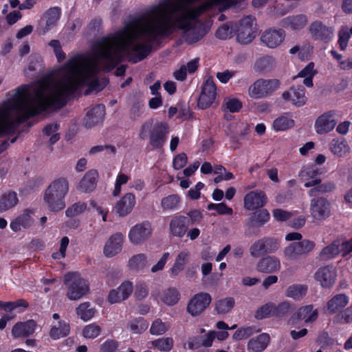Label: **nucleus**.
<instances>
[{
    "label": "nucleus",
    "instance_id": "9b49d317",
    "mask_svg": "<svg viewBox=\"0 0 352 352\" xmlns=\"http://www.w3.org/2000/svg\"><path fill=\"white\" fill-rule=\"evenodd\" d=\"M151 234L152 227L151 223L144 222L133 226L129 232L128 237L132 244L140 245L150 237Z\"/></svg>",
    "mask_w": 352,
    "mask_h": 352
},
{
    "label": "nucleus",
    "instance_id": "20e7f679",
    "mask_svg": "<svg viewBox=\"0 0 352 352\" xmlns=\"http://www.w3.org/2000/svg\"><path fill=\"white\" fill-rule=\"evenodd\" d=\"M170 132L167 123L160 122L153 124L152 120L144 122L141 126L139 137L145 140L149 138L150 145L155 149L163 148L167 141V137Z\"/></svg>",
    "mask_w": 352,
    "mask_h": 352
},
{
    "label": "nucleus",
    "instance_id": "09e8293b",
    "mask_svg": "<svg viewBox=\"0 0 352 352\" xmlns=\"http://www.w3.org/2000/svg\"><path fill=\"white\" fill-rule=\"evenodd\" d=\"M180 198L177 195H168L162 199L161 205L165 210H172L177 208Z\"/></svg>",
    "mask_w": 352,
    "mask_h": 352
},
{
    "label": "nucleus",
    "instance_id": "338daca9",
    "mask_svg": "<svg viewBox=\"0 0 352 352\" xmlns=\"http://www.w3.org/2000/svg\"><path fill=\"white\" fill-rule=\"evenodd\" d=\"M336 319L338 322L342 323H351L352 322V305L347 307L344 310L340 312Z\"/></svg>",
    "mask_w": 352,
    "mask_h": 352
},
{
    "label": "nucleus",
    "instance_id": "c85d7f7f",
    "mask_svg": "<svg viewBox=\"0 0 352 352\" xmlns=\"http://www.w3.org/2000/svg\"><path fill=\"white\" fill-rule=\"evenodd\" d=\"M190 258V252L189 250H184L179 252L175 257V263L170 268V273L174 275H178L185 268L186 265Z\"/></svg>",
    "mask_w": 352,
    "mask_h": 352
},
{
    "label": "nucleus",
    "instance_id": "f03ea898",
    "mask_svg": "<svg viewBox=\"0 0 352 352\" xmlns=\"http://www.w3.org/2000/svg\"><path fill=\"white\" fill-rule=\"evenodd\" d=\"M50 77L23 85L14 92L8 93L0 104V137L14 131L17 124L48 108L58 109L64 106L63 98L58 96ZM9 143L3 140L0 153Z\"/></svg>",
    "mask_w": 352,
    "mask_h": 352
},
{
    "label": "nucleus",
    "instance_id": "69168bd1",
    "mask_svg": "<svg viewBox=\"0 0 352 352\" xmlns=\"http://www.w3.org/2000/svg\"><path fill=\"white\" fill-rule=\"evenodd\" d=\"M169 258L170 253L164 252L157 262L151 267V272L152 273H156L163 270Z\"/></svg>",
    "mask_w": 352,
    "mask_h": 352
},
{
    "label": "nucleus",
    "instance_id": "4be33fe9",
    "mask_svg": "<svg viewBox=\"0 0 352 352\" xmlns=\"http://www.w3.org/2000/svg\"><path fill=\"white\" fill-rule=\"evenodd\" d=\"M135 204V197L133 193L125 194L116 204L115 209L120 216L130 213Z\"/></svg>",
    "mask_w": 352,
    "mask_h": 352
},
{
    "label": "nucleus",
    "instance_id": "37998d69",
    "mask_svg": "<svg viewBox=\"0 0 352 352\" xmlns=\"http://www.w3.org/2000/svg\"><path fill=\"white\" fill-rule=\"evenodd\" d=\"M242 106V102L238 98L231 96L223 100L222 107L224 111L235 113L239 112Z\"/></svg>",
    "mask_w": 352,
    "mask_h": 352
},
{
    "label": "nucleus",
    "instance_id": "1a4fd4ad",
    "mask_svg": "<svg viewBox=\"0 0 352 352\" xmlns=\"http://www.w3.org/2000/svg\"><path fill=\"white\" fill-rule=\"evenodd\" d=\"M217 96V87L212 78H208L204 82L197 105L201 109L210 107Z\"/></svg>",
    "mask_w": 352,
    "mask_h": 352
},
{
    "label": "nucleus",
    "instance_id": "f704fd0d",
    "mask_svg": "<svg viewBox=\"0 0 352 352\" xmlns=\"http://www.w3.org/2000/svg\"><path fill=\"white\" fill-rule=\"evenodd\" d=\"M307 23V16L303 14H298L285 19L283 21V25L292 30H298L304 28Z\"/></svg>",
    "mask_w": 352,
    "mask_h": 352
},
{
    "label": "nucleus",
    "instance_id": "0e129e2a",
    "mask_svg": "<svg viewBox=\"0 0 352 352\" xmlns=\"http://www.w3.org/2000/svg\"><path fill=\"white\" fill-rule=\"evenodd\" d=\"M188 157L186 153H181L175 155L173 159V167L175 170L183 168L187 164Z\"/></svg>",
    "mask_w": 352,
    "mask_h": 352
},
{
    "label": "nucleus",
    "instance_id": "de8ad7c7",
    "mask_svg": "<svg viewBox=\"0 0 352 352\" xmlns=\"http://www.w3.org/2000/svg\"><path fill=\"white\" fill-rule=\"evenodd\" d=\"M275 313V305L272 302H268L261 306L255 313V317L257 319H263L269 318Z\"/></svg>",
    "mask_w": 352,
    "mask_h": 352
},
{
    "label": "nucleus",
    "instance_id": "2eb2a0df",
    "mask_svg": "<svg viewBox=\"0 0 352 352\" xmlns=\"http://www.w3.org/2000/svg\"><path fill=\"white\" fill-rule=\"evenodd\" d=\"M211 296L208 293H199L190 300L187 310L193 316L199 315L211 302Z\"/></svg>",
    "mask_w": 352,
    "mask_h": 352
},
{
    "label": "nucleus",
    "instance_id": "bb28decb",
    "mask_svg": "<svg viewBox=\"0 0 352 352\" xmlns=\"http://www.w3.org/2000/svg\"><path fill=\"white\" fill-rule=\"evenodd\" d=\"M36 323L34 320L17 322L12 328V333L14 338L25 337L35 331Z\"/></svg>",
    "mask_w": 352,
    "mask_h": 352
},
{
    "label": "nucleus",
    "instance_id": "ea45409f",
    "mask_svg": "<svg viewBox=\"0 0 352 352\" xmlns=\"http://www.w3.org/2000/svg\"><path fill=\"white\" fill-rule=\"evenodd\" d=\"M17 195L14 192L5 193L0 199V212L6 211L18 203Z\"/></svg>",
    "mask_w": 352,
    "mask_h": 352
},
{
    "label": "nucleus",
    "instance_id": "e433bc0d",
    "mask_svg": "<svg viewBox=\"0 0 352 352\" xmlns=\"http://www.w3.org/2000/svg\"><path fill=\"white\" fill-rule=\"evenodd\" d=\"M318 316V310L314 309L312 305L302 307L297 312V318L304 320L306 323L315 321Z\"/></svg>",
    "mask_w": 352,
    "mask_h": 352
},
{
    "label": "nucleus",
    "instance_id": "680f3d73",
    "mask_svg": "<svg viewBox=\"0 0 352 352\" xmlns=\"http://www.w3.org/2000/svg\"><path fill=\"white\" fill-rule=\"evenodd\" d=\"M265 253L267 252L264 239L256 241L250 248V254L254 257H258Z\"/></svg>",
    "mask_w": 352,
    "mask_h": 352
},
{
    "label": "nucleus",
    "instance_id": "79ce46f5",
    "mask_svg": "<svg viewBox=\"0 0 352 352\" xmlns=\"http://www.w3.org/2000/svg\"><path fill=\"white\" fill-rule=\"evenodd\" d=\"M307 287L305 285L294 284L289 286L286 291V296L294 300H300L305 296Z\"/></svg>",
    "mask_w": 352,
    "mask_h": 352
},
{
    "label": "nucleus",
    "instance_id": "412c9836",
    "mask_svg": "<svg viewBox=\"0 0 352 352\" xmlns=\"http://www.w3.org/2000/svg\"><path fill=\"white\" fill-rule=\"evenodd\" d=\"M104 113L105 109L104 105L98 104L94 107L87 113L84 118L83 122L85 126L90 128L101 122L103 120Z\"/></svg>",
    "mask_w": 352,
    "mask_h": 352
},
{
    "label": "nucleus",
    "instance_id": "58836bf2",
    "mask_svg": "<svg viewBox=\"0 0 352 352\" xmlns=\"http://www.w3.org/2000/svg\"><path fill=\"white\" fill-rule=\"evenodd\" d=\"M77 316L83 321L90 320L95 315L96 309L88 302L80 304L76 309Z\"/></svg>",
    "mask_w": 352,
    "mask_h": 352
},
{
    "label": "nucleus",
    "instance_id": "a878e982",
    "mask_svg": "<svg viewBox=\"0 0 352 352\" xmlns=\"http://www.w3.org/2000/svg\"><path fill=\"white\" fill-rule=\"evenodd\" d=\"M32 223L33 219L31 217V212L25 210L10 222V227L12 231L16 232L22 229L29 228Z\"/></svg>",
    "mask_w": 352,
    "mask_h": 352
},
{
    "label": "nucleus",
    "instance_id": "39448f33",
    "mask_svg": "<svg viewBox=\"0 0 352 352\" xmlns=\"http://www.w3.org/2000/svg\"><path fill=\"white\" fill-rule=\"evenodd\" d=\"M65 285L67 287V296L71 300H77L85 296L89 289L87 280L76 272H69L65 275Z\"/></svg>",
    "mask_w": 352,
    "mask_h": 352
},
{
    "label": "nucleus",
    "instance_id": "5fc2aeb1",
    "mask_svg": "<svg viewBox=\"0 0 352 352\" xmlns=\"http://www.w3.org/2000/svg\"><path fill=\"white\" fill-rule=\"evenodd\" d=\"M130 177L126 174L120 172L116 178L114 189L112 192L113 197H117L120 195L122 190V186L126 184L129 181Z\"/></svg>",
    "mask_w": 352,
    "mask_h": 352
},
{
    "label": "nucleus",
    "instance_id": "603ef678",
    "mask_svg": "<svg viewBox=\"0 0 352 352\" xmlns=\"http://www.w3.org/2000/svg\"><path fill=\"white\" fill-rule=\"evenodd\" d=\"M179 298V294L176 289H168L164 292L162 300L168 305L177 303Z\"/></svg>",
    "mask_w": 352,
    "mask_h": 352
},
{
    "label": "nucleus",
    "instance_id": "2f4dec72",
    "mask_svg": "<svg viewBox=\"0 0 352 352\" xmlns=\"http://www.w3.org/2000/svg\"><path fill=\"white\" fill-rule=\"evenodd\" d=\"M316 74L317 71L314 69V63L311 62L293 78L296 80L302 78H303V84L307 87H311L313 86V78Z\"/></svg>",
    "mask_w": 352,
    "mask_h": 352
},
{
    "label": "nucleus",
    "instance_id": "393cba45",
    "mask_svg": "<svg viewBox=\"0 0 352 352\" xmlns=\"http://www.w3.org/2000/svg\"><path fill=\"white\" fill-rule=\"evenodd\" d=\"M330 151L338 157L346 156L350 153V147L344 138H337L333 139L329 143Z\"/></svg>",
    "mask_w": 352,
    "mask_h": 352
},
{
    "label": "nucleus",
    "instance_id": "bf43d9fd",
    "mask_svg": "<svg viewBox=\"0 0 352 352\" xmlns=\"http://www.w3.org/2000/svg\"><path fill=\"white\" fill-rule=\"evenodd\" d=\"M234 300L232 298H226L219 300L216 304V309L219 314H225L229 311L234 306Z\"/></svg>",
    "mask_w": 352,
    "mask_h": 352
},
{
    "label": "nucleus",
    "instance_id": "6e6d98bb",
    "mask_svg": "<svg viewBox=\"0 0 352 352\" xmlns=\"http://www.w3.org/2000/svg\"><path fill=\"white\" fill-rule=\"evenodd\" d=\"M258 331H259V329H256L254 327H242L235 331L232 336V339L234 340L245 339Z\"/></svg>",
    "mask_w": 352,
    "mask_h": 352
},
{
    "label": "nucleus",
    "instance_id": "8fccbe9b",
    "mask_svg": "<svg viewBox=\"0 0 352 352\" xmlns=\"http://www.w3.org/2000/svg\"><path fill=\"white\" fill-rule=\"evenodd\" d=\"M28 307V303L24 300H19L15 302H2L0 301V308H3L5 311H11L16 309H19V312L22 311Z\"/></svg>",
    "mask_w": 352,
    "mask_h": 352
},
{
    "label": "nucleus",
    "instance_id": "c03bdc74",
    "mask_svg": "<svg viewBox=\"0 0 352 352\" xmlns=\"http://www.w3.org/2000/svg\"><path fill=\"white\" fill-rule=\"evenodd\" d=\"M149 344L151 347L161 351H169L173 346V340L170 338H162L149 342Z\"/></svg>",
    "mask_w": 352,
    "mask_h": 352
},
{
    "label": "nucleus",
    "instance_id": "0eeeda50",
    "mask_svg": "<svg viewBox=\"0 0 352 352\" xmlns=\"http://www.w3.org/2000/svg\"><path fill=\"white\" fill-rule=\"evenodd\" d=\"M254 18L247 16L239 23H234V32L237 41L242 44L251 43L256 36V28L254 25Z\"/></svg>",
    "mask_w": 352,
    "mask_h": 352
},
{
    "label": "nucleus",
    "instance_id": "cd10ccee",
    "mask_svg": "<svg viewBox=\"0 0 352 352\" xmlns=\"http://www.w3.org/2000/svg\"><path fill=\"white\" fill-rule=\"evenodd\" d=\"M98 175V172L96 170H90L87 172L78 186V190L84 192L92 191L96 188Z\"/></svg>",
    "mask_w": 352,
    "mask_h": 352
},
{
    "label": "nucleus",
    "instance_id": "aec40b11",
    "mask_svg": "<svg viewBox=\"0 0 352 352\" xmlns=\"http://www.w3.org/2000/svg\"><path fill=\"white\" fill-rule=\"evenodd\" d=\"M124 237V235L120 232L111 235L104 245V254L107 257L118 254L122 250Z\"/></svg>",
    "mask_w": 352,
    "mask_h": 352
},
{
    "label": "nucleus",
    "instance_id": "a18cd8bd",
    "mask_svg": "<svg viewBox=\"0 0 352 352\" xmlns=\"http://www.w3.org/2000/svg\"><path fill=\"white\" fill-rule=\"evenodd\" d=\"M148 327V323L143 318L132 320L129 324V330L135 334L143 333L147 329Z\"/></svg>",
    "mask_w": 352,
    "mask_h": 352
},
{
    "label": "nucleus",
    "instance_id": "4468645a",
    "mask_svg": "<svg viewBox=\"0 0 352 352\" xmlns=\"http://www.w3.org/2000/svg\"><path fill=\"white\" fill-rule=\"evenodd\" d=\"M285 33L282 29L269 28L263 32L261 42L269 48L278 47L285 40Z\"/></svg>",
    "mask_w": 352,
    "mask_h": 352
},
{
    "label": "nucleus",
    "instance_id": "a211bd4d",
    "mask_svg": "<svg viewBox=\"0 0 352 352\" xmlns=\"http://www.w3.org/2000/svg\"><path fill=\"white\" fill-rule=\"evenodd\" d=\"M133 292V284L130 281L123 282L116 289H112L108 296L110 303H118L127 299Z\"/></svg>",
    "mask_w": 352,
    "mask_h": 352
},
{
    "label": "nucleus",
    "instance_id": "f8f14e48",
    "mask_svg": "<svg viewBox=\"0 0 352 352\" xmlns=\"http://www.w3.org/2000/svg\"><path fill=\"white\" fill-rule=\"evenodd\" d=\"M335 115L333 111H329L318 116L314 124L316 132L322 135L331 131L337 124Z\"/></svg>",
    "mask_w": 352,
    "mask_h": 352
},
{
    "label": "nucleus",
    "instance_id": "e2e57ef3",
    "mask_svg": "<svg viewBox=\"0 0 352 352\" xmlns=\"http://www.w3.org/2000/svg\"><path fill=\"white\" fill-rule=\"evenodd\" d=\"M87 208V205L84 202H78L69 207L66 210L67 217H74L83 212Z\"/></svg>",
    "mask_w": 352,
    "mask_h": 352
},
{
    "label": "nucleus",
    "instance_id": "f3484780",
    "mask_svg": "<svg viewBox=\"0 0 352 352\" xmlns=\"http://www.w3.org/2000/svg\"><path fill=\"white\" fill-rule=\"evenodd\" d=\"M267 202V197L262 190H253L244 197V207L248 210L262 208Z\"/></svg>",
    "mask_w": 352,
    "mask_h": 352
},
{
    "label": "nucleus",
    "instance_id": "a19ab883",
    "mask_svg": "<svg viewBox=\"0 0 352 352\" xmlns=\"http://www.w3.org/2000/svg\"><path fill=\"white\" fill-rule=\"evenodd\" d=\"M340 253H341L340 241H335L329 245L322 250L320 252V257L324 260L331 259Z\"/></svg>",
    "mask_w": 352,
    "mask_h": 352
},
{
    "label": "nucleus",
    "instance_id": "4c0bfd02",
    "mask_svg": "<svg viewBox=\"0 0 352 352\" xmlns=\"http://www.w3.org/2000/svg\"><path fill=\"white\" fill-rule=\"evenodd\" d=\"M294 120L290 116L286 114L275 119L273 122V127L276 131H282L294 127Z\"/></svg>",
    "mask_w": 352,
    "mask_h": 352
},
{
    "label": "nucleus",
    "instance_id": "473e14b6",
    "mask_svg": "<svg viewBox=\"0 0 352 352\" xmlns=\"http://www.w3.org/2000/svg\"><path fill=\"white\" fill-rule=\"evenodd\" d=\"M60 9L58 7L51 8L45 13L44 18L46 20V25L42 30V34H45L56 25L60 19Z\"/></svg>",
    "mask_w": 352,
    "mask_h": 352
},
{
    "label": "nucleus",
    "instance_id": "4d7b16f0",
    "mask_svg": "<svg viewBox=\"0 0 352 352\" xmlns=\"http://www.w3.org/2000/svg\"><path fill=\"white\" fill-rule=\"evenodd\" d=\"M314 186V188H311L309 191V195L310 197L316 196L320 193L331 192L335 188V185L332 182H327L322 184L319 183L318 184Z\"/></svg>",
    "mask_w": 352,
    "mask_h": 352
},
{
    "label": "nucleus",
    "instance_id": "7c9ffc66",
    "mask_svg": "<svg viewBox=\"0 0 352 352\" xmlns=\"http://www.w3.org/2000/svg\"><path fill=\"white\" fill-rule=\"evenodd\" d=\"M270 336L267 333H261L256 338L250 340L248 349L251 352H261L265 349L270 342Z\"/></svg>",
    "mask_w": 352,
    "mask_h": 352
},
{
    "label": "nucleus",
    "instance_id": "b1692460",
    "mask_svg": "<svg viewBox=\"0 0 352 352\" xmlns=\"http://www.w3.org/2000/svg\"><path fill=\"white\" fill-rule=\"evenodd\" d=\"M188 219L184 216H177L170 222V233L175 236L182 237L186 232L188 227Z\"/></svg>",
    "mask_w": 352,
    "mask_h": 352
},
{
    "label": "nucleus",
    "instance_id": "774afa93",
    "mask_svg": "<svg viewBox=\"0 0 352 352\" xmlns=\"http://www.w3.org/2000/svg\"><path fill=\"white\" fill-rule=\"evenodd\" d=\"M274 218L278 221H285L290 220L294 215L293 212H289L282 209H275L272 211Z\"/></svg>",
    "mask_w": 352,
    "mask_h": 352
},
{
    "label": "nucleus",
    "instance_id": "423d86ee",
    "mask_svg": "<svg viewBox=\"0 0 352 352\" xmlns=\"http://www.w3.org/2000/svg\"><path fill=\"white\" fill-rule=\"evenodd\" d=\"M280 82L277 79L260 78L250 85L248 94L252 99H263L277 90Z\"/></svg>",
    "mask_w": 352,
    "mask_h": 352
},
{
    "label": "nucleus",
    "instance_id": "052dcab7",
    "mask_svg": "<svg viewBox=\"0 0 352 352\" xmlns=\"http://www.w3.org/2000/svg\"><path fill=\"white\" fill-rule=\"evenodd\" d=\"M350 38V32L347 27L343 26L338 33V44L341 50H344Z\"/></svg>",
    "mask_w": 352,
    "mask_h": 352
},
{
    "label": "nucleus",
    "instance_id": "5701e85b",
    "mask_svg": "<svg viewBox=\"0 0 352 352\" xmlns=\"http://www.w3.org/2000/svg\"><path fill=\"white\" fill-rule=\"evenodd\" d=\"M256 269L258 272L263 273L276 272L280 269V262L278 258L268 256L258 261Z\"/></svg>",
    "mask_w": 352,
    "mask_h": 352
},
{
    "label": "nucleus",
    "instance_id": "c9c22d12",
    "mask_svg": "<svg viewBox=\"0 0 352 352\" xmlns=\"http://www.w3.org/2000/svg\"><path fill=\"white\" fill-rule=\"evenodd\" d=\"M147 265V256L144 253H139L133 255L128 261V267L135 272H140Z\"/></svg>",
    "mask_w": 352,
    "mask_h": 352
},
{
    "label": "nucleus",
    "instance_id": "49530a36",
    "mask_svg": "<svg viewBox=\"0 0 352 352\" xmlns=\"http://www.w3.org/2000/svg\"><path fill=\"white\" fill-rule=\"evenodd\" d=\"M270 218L267 210H261L254 212L251 216V223L253 226H261L267 223Z\"/></svg>",
    "mask_w": 352,
    "mask_h": 352
},
{
    "label": "nucleus",
    "instance_id": "c756f323",
    "mask_svg": "<svg viewBox=\"0 0 352 352\" xmlns=\"http://www.w3.org/2000/svg\"><path fill=\"white\" fill-rule=\"evenodd\" d=\"M349 302V299L345 294H337L328 301L327 311L329 314H333L340 309L346 307Z\"/></svg>",
    "mask_w": 352,
    "mask_h": 352
},
{
    "label": "nucleus",
    "instance_id": "7ed1b4c3",
    "mask_svg": "<svg viewBox=\"0 0 352 352\" xmlns=\"http://www.w3.org/2000/svg\"><path fill=\"white\" fill-rule=\"evenodd\" d=\"M69 188V182L64 177L57 178L49 185L44 194V200L51 211H58L65 207V198Z\"/></svg>",
    "mask_w": 352,
    "mask_h": 352
},
{
    "label": "nucleus",
    "instance_id": "9d476101",
    "mask_svg": "<svg viewBox=\"0 0 352 352\" xmlns=\"http://www.w3.org/2000/svg\"><path fill=\"white\" fill-rule=\"evenodd\" d=\"M309 32L314 39L324 43L329 42L334 36V28L327 26L319 21H314L310 24Z\"/></svg>",
    "mask_w": 352,
    "mask_h": 352
},
{
    "label": "nucleus",
    "instance_id": "864d4df0",
    "mask_svg": "<svg viewBox=\"0 0 352 352\" xmlns=\"http://www.w3.org/2000/svg\"><path fill=\"white\" fill-rule=\"evenodd\" d=\"M170 328V324L163 322L160 319H157L152 323L150 333L152 335L159 336L166 333Z\"/></svg>",
    "mask_w": 352,
    "mask_h": 352
},
{
    "label": "nucleus",
    "instance_id": "3c124183",
    "mask_svg": "<svg viewBox=\"0 0 352 352\" xmlns=\"http://www.w3.org/2000/svg\"><path fill=\"white\" fill-rule=\"evenodd\" d=\"M234 31V23H227L220 26L216 32V36L220 39H227L232 36Z\"/></svg>",
    "mask_w": 352,
    "mask_h": 352
},
{
    "label": "nucleus",
    "instance_id": "72a5a7b5",
    "mask_svg": "<svg viewBox=\"0 0 352 352\" xmlns=\"http://www.w3.org/2000/svg\"><path fill=\"white\" fill-rule=\"evenodd\" d=\"M70 327L65 321L54 322L52 324L50 336L53 340H57L69 334Z\"/></svg>",
    "mask_w": 352,
    "mask_h": 352
},
{
    "label": "nucleus",
    "instance_id": "f257e3e1",
    "mask_svg": "<svg viewBox=\"0 0 352 352\" xmlns=\"http://www.w3.org/2000/svg\"><path fill=\"white\" fill-rule=\"evenodd\" d=\"M235 0H161L143 14L135 18L113 35L96 41L89 53H78L58 70L56 92L67 100L81 87L85 94L102 90L108 83L99 78L100 69L110 70L122 60L137 63L150 52L151 43L171 35L177 29L184 30L188 43L199 41L206 34L198 16L205 11L222 12Z\"/></svg>",
    "mask_w": 352,
    "mask_h": 352
},
{
    "label": "nucleus",
    "instance_id": "dca6fc26",
    "mask_svg": "<svg viewBox=\"0 0 352 352\" xmlns=\"http://www.w3.org/2000/svg\"><path fill=\"white\" fill-rule=\"evenodd\" d=\"M321 173L320 168L316 165L305 166L301 169L299 177L305 182V186L309 188L320 183L319 176Z\"/></svg>",
    "mask_w": 352,
    "mask_h": 352
},
{
    "label": "nucleus",
    "instance_id": "6ab92c4d",
    "mask_svg": "<svg viewBox=\"0 0 352 352\" xmlns=\"http://www.w3.org/2000/svg\"><path fill=\"white\" fill-rule=\"evenodd\" d=\"M282 96L296 107L303 106L307 100L305 96V89L302 86H293L288 91H285Z\"/></svg>",
    "mask_w": 352,
    "mask_h": 352
},
{
    "label": "nucleus",
    "instance_id": "ddd939ff",
    "mask_svg": "<svg viewBox=\"0 0 352 352\" xmlns=\"http://www.w3.org/2000/svg\"><path fill=\"white\" fill-rule=\"evenodd\" d=\"M338 275L337 268L333 265L320 267L315 273V279L322 287H330L336 282Z\"/></svg>",
    "mask_w": 352,
    "mask_h": 352
},
{
    "label": "nucleus",
    "instance_id": "6e6552de",
    "mask_svg": "<svg viewBox=\"0 0 352 352\" xmlns=\"http://www.w3.org/2000/svg\"><path fill=\"white\" fill-rule=\"evenodd\" d=\"M310 213L314 221H324L331 215V204L325 198H314L310 202Z\"/></svg>",
    "mask_w": 352,
    "mask_h": 352
},
{
    "label": "nucleus",
    "instance_id": "13d9d810",
    "mask_svg": "<svg viewBox=\"0 0 352 352\" xmlns=\"http://www.w3.org/2000/svg\"><path fill=\"white\" fill-rule=\"evenodd\" d=\"M101 332V328L96 323L88 324L82 329V335L86 338L93 339L98 337Z\"/></svg>",
    "mask_w": 352,
    "mask_h": 352
}]
</instances>
